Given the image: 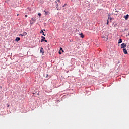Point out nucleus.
Masks as SVG:
<instances>
[{"label":"nucleus","mask_w":129,"mask_h":129,"mask_svg":"<svg viewBox=\"0 0 129 129\" xmlns=\"http://www.w3.org/2000/svg\"><path fill=\"white\" fill-rule=\"evenodd\" d=\"M124 48H126V44L122 43L121 44V49H124Z\"/></svg>","instance_id":"f257e3e1"},{"label":"nucleus","mask_w":129,"mask_h":129,"mask_svg":"<svg viewBox=\"0 0 129 129\" xmlns=\"http://www.w3.org/2000/svg\"><path fill=\"white\" fill-rule=\"evenodd\" d=\"M41 42L43 43V42H44V40H46V38L44 36H41Z\"/></svg>","instance_id":"f03ea898"},{"label":"nucleus","mask_w":129,"mask_h":129,"mask_svg":"<svg viewBox=\"0 0 129 129\" xmlns=\"http://www.w3.org/2000/svg\"><path fill=\"white\" fill-rule=\"evenodd\" d=\"M129 17V15L127 14L126 16H124V19H125L126 21L128 20Z\"/></svg>","instance_id":"7ed1b4c3"},{"label":"nucleus","mask_w":129,"mask_h":129,"mask_svg":"<svg viewBox=\"0 0 129 129\" xmlns=\"http://www.w3.org/2000/svg\"><path fill=\"white\" fill-rule=\"evenodd\" d=\"M123 52H124V54H128L127 50L125 48H123Z\"/></svg>","instance_id":"20e7f679"},{"label":"nucleus","mask_w":129,"mask_h":129,"mask_svg":"<svg viewBox=\"0 0 129 129\" xmlns=\"http://www.w3.org/2000/svg\"><path fill=\"white\" fill-rule=\"evenodd\" d=\"M20 40H21V38H20V37H17L16 38L15 41H16V42H19Z\"/></svg>","instance_id":"39448f33"},{"label":"nucleus","mask_w":129,"mask_h":129,"mask_svg":"<svg viewBox=\"0 0 129 129\" xmlns=\"http://www.w3.org/2000/svg\"><path fill=\"white\" fill-rule=\"evenodd\" d=\"M40 53H44V48H43V47H41L40 48Z\"/></svg>","instance_id":"423d86ee"},{"label":"nucleus","mask_w":129,"mask_h":129,"mask_svg":"<svg viewBox=\"0 0 129 129\" xmlns=\"http://www.w3.org/2000/svg\"><path fill=\"white\" fill-rule=\"evenodd\" d=\"M42 35H43V36H46V34H44V31H43V30H41L40 31V33L42 34Z\"/></svg>","instance_id":"0eeeda50"},{"label":"nucleus","mask_w":129,"mask_h":129,"mask_svg":"<svg viewBox=\"0 0 129 129\" xmlns=\"http://www.w3.org/2000/svg\"><path fill=\"white\" fill-rule=\"evenodd\" d=\"M44 13H45V16H47L48 14H49V11L46 12V11H44Z\"/></svg>","instance_id":"6e6552de"},{"label":"nucleus","mask_w":129,"mask_h":129,"mask_svg":"<svg viewBox=\"0 0 129 129\" xmlns=\"http://www.w3.org/2000/svg\"><path fill=\"white\" fill-rule=\"evenodd\" d=\"M122 42V39H119L118 44H121V42Z\"/></svg>","instance_id":"1a4fd4ad"},{"label":"nucleus","mask_w":129,"mask_h":129,"mask_svg":"<svg viewBox=\"0 0 129 129\" xmlns=\"http://www.w3.org/2000/svg\"><path fill=\"white\" fill-rule=\"evenodd\" d=\"M31 20H32V21H33L34 23H35L36 22V19H35V18H31Z\"/></svg>","instance_id":"9d476101"},{"label":"nucleus","mask_w":129,"mask_h":129,"mask_svg":"<svg viewBox=\"0 0 129 129\" xmlns=\"http://www.w3.org/2000/svg\"><path fill=\"white\" fill-rule=\"evenodd\" d=\"M80 36L81 38H84V35L82 33L80 34Z\"/></svg>","instance_id":"9b49d317"},{"label":"nucleus","mask_w":129,"mask_h":129,"mask_svg":"<svg viewBox=\"0 0 129 129\" xmlns=\"http://www.w3.org/2000/svg\"><path fill=\"white\" fill-rule=\"evenodd\" d=\"M60 50L62 51V53H64V50H63V48H62V47L60 48Z\"/></svg>","instance_id":"f8f14e48"},{"label":"nucleus","mask_w":129,"mask_h":129,"mask_svg":"<svg viewBox=\"0 0 129 129\" xmlns=\"http://www.w3.org/2000/svg\"><path fill=\"white\" fill-rule=\"evenodd\" d=\"M108 20L110 19V20L111 21V20H112V18H111V17L109 18V17H108Z\"/></svg>","instance_id":"ddd939ff"},{"label":"nucleus","mask_w":129,"mask_h":129,"mask_svg":"<svg viewBox=\"0 0 129 129\" xmlns=\"http://www.w3.org/2000/svg\"><path fill=\"white\" fill-rule=\"evenodd\" d=\"M34 22L31 21H30V25H33L34 24Z\"/></svg>","instance_id":"4468645a"},{"label":"nucleus","mask_w":129,"mask_h":129,"mask_svg":"<svg viewBox=\"0 0 129 129\" xmlns=\"http://www.w3.org/2000/svg\"><path fill=\"white\" fill-rule=\"evenodd\" d=\"M55 7H56V8H58V7H59V5L57 3H56Z\"/></svg>","instance_id":"2eb2a0df"},{"label":"nucleus","mask_w":129,"mask_h":129,"mask_svg":"<svg viewBox=\"0 0 129 129\" xmlns=\"http://www.w3.org/2000/svg\"><path fill=\"white\" fill-rule=\"evenodd\" d=\"M38 16H39V17H41V16L42 14H41V13H38Z\"/></svg>","instance_id":"dca6fc26"},{"label":"nucleus","mask_w":129,"mask_h":129,"mask_svg":"<svg viewBox=\"0 0 129 129\" xmlns=\"http://www.w3.org/2000/svg\"><path fill=\"white\" fill-rule=\"evenodd\" d=\"M109 23V21H108V19L107 20V24L108 25V23Z\"/></svg>","instance_id":"f3484780"},{"label":"nucleus","mask_w":129,"mask_h":129,"mask_svg":"<svg viewBox=\"0 0 129 129\" xmlns=\"http://www.w3.org/2000/svg\"><path fill=\"white\" fill-rule=\"evenodd\" d=\"M25 18H27L28 17V15H25Z\"/></svg>","instance_id":"a211bd4d"},{"label":"nucleus","mask_w":129,"mask_h":129,"mask_svg":"<svg viewBox=\"0 0 129 129\" xmlns=\"http://www.w3.org/2000/svg\"><path fill=\"white\" fill-rule=\"evenodd\" d=\"M57 2H58V3H61V2H60V0H57Z\"/></svg>","instance_id":"6ab92c4d"},{"label":"nucleus","mask_w":129,"mask_h":129,"mask_svg":"<svg viewBox=\"0 0 129 129\" xmlns=\"http://www.w3.org/2000/svg\"><path fill=\"white\" fill-rule=\"evenodd\" d=\"M44 42H45L46 43H47V40H45L44 41Z\"/></svg>","instance_id":"aec40b11"},{"label":"nucleus","mask_w":129,"mask_h":129,"mask_svg":"<svg viewBox=\"0 0 129 129\" xmlns=\"http://www.w3.org/2000/svg\"><path fill=\"white\" fill-rule=\"evenodd\" d=\"M48 76V74H46V78H47Z\"/></svg>","instance_id":"412c9836"},{"label":"nucleus","mask_w":129,"mask_h":129,"mask_svg":"<svg viewBox=\"0 0 129 129\" xmlns=\"http://www.w3.org/2000/svg\"><path fill=\"white\" fill-rule=\"evenodd\" d=\"M7 107H10V105H8Z\"/></svg>","instance_id":"4be33fe9"},{"label":"nucleus","mask_w":129,"mask_h":129,"mask_svg":"<svg viewBox=\"0 0 129 129\" xmlns=\"http://www.w3.org/2000/svg\"><path fill=\"white\" fill-rule=\"evenodd\" d=\"M43 31H46V30H45V29H43Z\"/></svg>","instance_id":"5701e85b"},{"label":"nucleus","mask_w":129,"mask_h":129,"mask_svg":"<svg viewBox=\"0 0 129 129\" xmlns=\"http://www.w3.org/2000/svg\"><path fill=\"white\" fill-rule=\"evenodd\" d=\"M20 35H21V36H23V35H22V34H20Z\"/></svg>","instance_id":"b1692460"},{"label":"nucleus","mask_w":129,"mask_h":129,"mask_svg":"<svg viewBox=\"0 0 129 129\" xmlns=\"http://www.w3.org/2000/svg\"><path fill=\"white\" fill-rule=\"evenodd\" d=\"M55 3H57V1H55Z\"/></svg>","instance_id":"393cba45"},{"label":"nucleus","mask_w":129,"mask_h":129,"mask_svg":"<svg viewBox=\"0 0 129 129\" xmlns=\"http://www.w3.org/2000/svg\"><path fill=\"white\" fill-rule=\"evenodd\" d=\"M17 16H19V14H17Z\"/></svg>","instance_id":"a878e982"},{"label":"nucleus","mask_w":129,"mask_h":129,"mask_svg":"<svg viewBox=\"0 0 129 129\" xmlns=\"http://www.w3.org/2000/svg\"><path fill=\"white\" fill-rule=\"evenodd\" d=\"M59 54H61V52H59Z\"/></svg>","instance_id":"bb28decb"},{"label":"nucleus","mask_w":129,"mask_h":129,"mask_svg":"<svg viewBox=\"0 0 129 129\" xmlns=\"http://www.w3.org/2000/svg\"><path fill=\"white\" fill-rule=\"evenodd\" d=\"M115 12H117V11H116Z\"/></svg>","instance_id":"cd10ccee"}]
</instances>
